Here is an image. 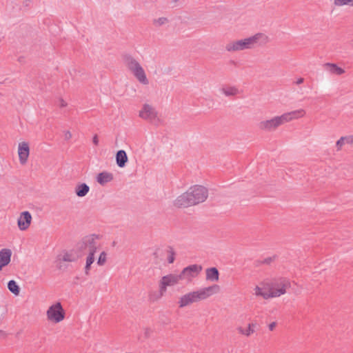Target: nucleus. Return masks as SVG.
<instances>
[{"label": "nucleus", "instance_id": "1", "mask_svg": "<svg viewBox=\"0 0 353 353\" xmlns=\"http://www.w3.org/2000/svg\"><path fill=\"white\" fill-rule=\"evenodd\" d=\"M208 196V190L206 188L195 185L179 196L174 201V205L179 208H187L204 202Z\"/></svg>", "mask_w": 353, "mask_h": 353}, {"label": "nucleus", "instance_id": "2", "mask_svg": "<svg viewBox=\"0 0 353 353\" xmlns=\"http://www.w3.org/2000/svg\"><path fill=\"white\" fill-rule=\"evenodd\" d=\"M268 41V36L263 33H257L252 37L228 43L225 46V50L228 52L241 51L251 49L255 46L265 45Z\"/></svg>", "mask_w": 353, "mask_h": 353}, {"label": "nucleus", "instance_id": "3", "mask_svg": "<svg viewBox=\"0 0 353 353\" xmlns=\"http://www.w3.org/2000/svg\"><path fill=\"white\" fill-rule=\"evenodd\" d=\"M220 290L218 285L200 288L196 291H192L183 295L178 302L179 307H186L192 303L205 300L217 293Z\"/></svg>", "mask_w": 353, "mask_h": 353}, {"label": "nucleus", "instance_id": "4", "mask_svg": "<svg viewBox=\"0 0 353 353\" xmlns=\"http://www.w3.org/2000/svg\"><path fill=\"white\" fill-rule=\"evenodd\" d=\"M305 112L303 109L294 110L292 112H286L281 116L274 117V118L261 121L259 127L261 130L267 131H273L279 126L289 122L293 119L303 117Z\"/></svg>", "mask_w": 353, "mask_h": 353}, {"label": "nucleus", "instance_id": "5", "mask_svg": "<svg viewBox=\"0 0 353 353\" xmlns=\"http://www.w3.org/2000/svg\"><path fill=\"white\" fill-rule=\"evenodd\" d=\"M123 61L128 70L134 74L137 79L143 85H148L149 81L143 68L140 63L131 55L126 54L123 57Z\"/></svg>", "mask_w": 353, "mask_h": 353}, {"label": "nucleus", "instance_id": "6", "mask_svg": "<svg viewBox=\"0 0 353 353\" xmlns=\"http://www.w3.org/2000/svg\"><path fill=\"white\" fill-rule=\"evenodd\" d=\"M266 285L270 294H277L276 296H273V297H279L286 293L287 289L290 288L291 284L288 279L279 277L267 282Z\"/></svg>", "mask_w": 353, "mask_h": 353}, {"label": "nucleus", "instance_id": "7", "mask_svg": "<svg viewBox=\"0 0 353 353\" xmlns=\"http://www.w3.org/2000/svg\"><path fill=\"white\" fill-rule=\"evenodd\" d=\"M99 236L90 234L84 236L78 244V248L81 251L88 250L89 252L95 253L99 245L97 242Z\"/></svg>", "mask_w": 353, "mask_h": 353}, {"label": "nucleus", "instance_id": "8", "mask_svg": "<svg viewBox=\"0 0 353 353\" xmlns=\"http://www.w3.org/2000/svg\"><path fill=\"white\" fill-rule=\"evenodd\" d=\"M47 317L49 320L59 323L63 320L65 312L60 302L51 305L47 310Z\"/></svg>", "mask_w": 353, "mask_h": 353}, {"label": "nucleus", "instance_id": "9", "mask_svg": "<svg viewBox=\"0 0 353 353\" xmlns=\"http://www.w3.org/2000/svg\"><path fill=\"white\" fill-rule=\"evenodd\" d=\"M139 117L154 124L159 121L157 112L154 108L148 104L143 105L142 110L139 112Z\"/></svg>", "mask_w": 353, "mask_h": 353}, {"label": "nucleus", "instance_id": "10", "mask_svg": "<svg viewBox=\"0 0 353 353\" xmlns=\"http://www.w3.org/2000/svg\"><path fill=\"white\" fill-rule=\"evenodd\" d=\"M201 270L202 267L201 265H190L185 268L179 274L182 279H190L196 276Z\"/></svg>", "mask_w": 353, "mask_h": 353}, {"label": "nucleus", "instance_id": "11", "mask_svg": "<svg viewBox=\"0 0 353 353\" xmlns=\"http://www.w3.org/2000/svg\"><path fill=\"white\" fill-rule=\"evenodd\" d=\"M32 221L31 214L28 211L23 212L17 221L18 227L21 230H26L28 228Z\"/></svg>", "mask_w": 353, "mask_h": 353}, {"label": "nucleus", "instance_id": "12", "mask_svg": "<svg viewBox=\"0 0 353 353\" xmlns=\"http://www.w3.org/2000/svg\"><path fill=\"white\" fill-rule=\"evenodd\" d=\"M18 154L20 163L25 164L27 162L30 154V148L28 143L22 142L19 144Z\"/></svg>", "mask_w": 353, "mask_h": 353}, {"label": "nucleus", "instance_id": "13", "mask_svg": "<svg viewBox=\"0 0 353 353\" xmlns=\"http://www.w3.org/2000/svg\"><path fill=\"white\" fill-rule=\"evenodd\" d=\"M78 259V256L73 250L64 251L63 254L58 255L57 261L64 262H74Z\"/></svg>", "mask_w": 353, "mask_h": 353}, {"label": "nucleus", "instance_id": "14", "mask_svg": "<svg viewBox=\"0 0 353 353\" xmlns=\"http://www.w3.org/2000/svg\"><path fill=\"white\" fill-rule=\"evenodd\" d=\"M181 277L180 274H168L164 276L161 279V281L163 282L168 287L173 286L179 283L180 280H181Z\"/></svg>", "mask_w": 353, "mask_h": 353}, {"label": "nucleus", "instance_id": "15", "mask_svg": "<svg viewBox=\"0 0 353 353\" xmlns=\"http://www.w3.org/2000/svg\"><path fill=\"white\" fill-rule=\"evenodd\" d=\"M12 252L9 249H2L0 251V268L7 265L10 261Z\"/></svg>", "mask_w": 353, "mask_h": 353}, {"label": "nucleus", "instance_id": "16", "mask_svg": "<svg viewBox=\"0 0 353 353\" xmlns=\"http://www.w3.org/2000/svg\"><path fill=\"white\" fill-rule=\"evenodd\" d=\"M128 160V155L125 150H120L117 151L116 154V163L119 168L125 167Z\"/></svg>", "mask_w": 353, "mask_h": 353}, {"label": "nucleus", "instance_id": "17", "mask_svg": "<svg viewBox=\"0 0 353 353\" xmlns=\"http://www.w3.org/2000/svg\"><path fill=\"white\" fill-rule=\"evenodd\" d=\"M323 68L327 70L330 73L336 75H341L345 73L344 69L339 67L335 63H326L323 65Z\"/></svg>", "mask_w": 353, "mask_h": 353}, {"label": "nucleus", "instance_id": "18", "mask_svg": "<svg viewBox=\"0 0 353 353\" xmlns=\"http://www.w3.org/2000/svg\"><path fill=\"white\" fill-rule=\"evenodd\" d=\"M113 174L108 172H102L98 174L97 181L101 185H104L113 180Z\"/></svg>", "mask_w": 353, "mask_h": 353}, {"label": "nucleus", "instance_id": "19", "mask_svg": "<svg viewBox=\"0 0 353 353\" xmlns=\"http://www.w3.org/2000/svg\"><path fill=\"white\" fill-rule=\"evenodd\" d=\"M206 280L210 281H217L219 278V272L216 268H210L206 269Z\"/></svg>", "mask_w": 353, "mask_h": 353}, {"label": "nucleus", "instance_id": "20", "mask_svg": "<svg viewBox=\"0 0 353 353\" xmlns=\"http://www.w3.org/2000/svg\"><path fill=\"white\" fill-rule=\"evenodd\" d=\"M90 191V187L85 183L78 184L75 187V194L79 197L85 196Z\"/></svg>", "mask_w": 353, "mask_h": 353}, {"label": "nucleus", "instance_id": "21", "mask_svg": "<svg viewBox=\"0 0 353 353\" xmlns=\"http://www.w3.org/2000/svg\"><path fill=\"white\" fill-rule=\"evenodd\" d=\"M220 90L226 97H234L239 93V89L234 86H223Z\"/></svg>", "mask_w": 353, "mask_h": 353}, {"label": "nucleus", "instance_id": "22", "mask_svg": "<svg viewBox=\"0 0 353 353\" xmlns=\"http://www.w3.org/2000/svg\"><path fill=\"white\" fill-rule=\"evenodd\" d=\"M254 294L256 296H262L265 299H268L270 298H273V296H276L277 294L274 293V294H270V292H263L262 290V288H261L259 286H256L254 288Z\"/></svg>", "mask_w": 353, "mask_h": 353}, {"label": "nucleus", "instance_id": "23", "mask_svg": "<svg viewBox=\"0 0 353 353\" xmlns=\"http://www.w3.org/2000/svg\"><path fill=\"white\" fill-rule=\"evenodd\" d=\"M8 290L14 295H19L20 292V288L17 283V282L14 280H10L8 283Z\"/></svg>", "mask_w": 353, "mask_h": 353}, {"label": "nucleus", "instance_id": "24", "mask_svg": "<svg viewBox=\"0 0 353 353\" xmlns=\"http://www.w3.org/2000/svg\"><path fill=\"white\" fill-rule=\"evenodd\" d=\"M94 254L95 253L89 252L88 256L86 258V263H85V273L87 275L89 274L90 266L94 261Z\"/></svg>", "mask_w": 353, "mask_h": 353}, {"label": "nucleus", "instance_id": "25", "mask_svg": "<svg viewBox=\"0 0 353 353\" xmlns=\"http://www.w3.org/2000/svg\"><path fill=\"white\" fill-rule=\"evenodd\" d=\"M334 3L336 6H342L345 5L353 6V0H334Z\"/></svg>", "mask_w": 353, "mask_h": 353}, {"label": "nucleus", "instance_id": "26", "mask_svg": "<svg viewBox=\"0 0 353 353\" xmlns=\"http://www.w3.org/2000/svg\"><path fill=\"white\" fill-rule=\"evenodd\" d=\"M168 21V19L166 17H160L157 19L153 20V24L157 26H161L164 25Z\"/></svg>", "mask_w": 353, "mask_h": 353}, {"label": "nucleus", "instance_id": "27", "mask_svg": "<svg viewBox=\"0 0 353 353\" xmlns=\"http://www.w3.org/2000/svg\"><path fill=\"white\" fill-rule=\"evenodd\" d=\"M256 327V323H252L248 325V327L246 330L245 336H249L252 334H253L255 332V327Z\"/></svg>", "mask_w": 353, "mask_h": 353}, {"label": "nucleus", "instance_id": "28", "mask_svg": "<svg viewBox=\"0 0 353 353\" xmlns=\"http://www.w3.org/2000/svg\"><path fill=\"white\" fill-rule=\"evenodd\" d=\"M106 256H107V254H106L105 252H102L100 254L99 257L97 261V264L99 265H103L105 263Z\"/></svg>", "mask_w": 353, "mask_h": 353}, {"label": "nucleus", "instance_id": "29", "mask_svg": "<svg viewBox=\"0 0 353 353\" xmlns=\"http://www.w3.org/2000/svg\"><path fill=\"white\" fill-rule=\"evenodd\" d=\"M168 252H169V256H168V261L169 263H172L174 261L175 252L172 248H170V250Z\"/></svg>", "mask_w": 353, "mask_h": 353}, {"label": "nucleus", "instance_id": "30", "mask_svg": "<svg viewBox=\"0 0 353 353\" xmlns=\"http://www.w3.org/2000/svg\"><path fill=\"white\" fill-rule=\"evenodd\" d=\"M167 287L168 286L163 282H162L161 281H160L159 292L161 296H163L164 293L166 292Z\"/></svg>", "mask_w": 353, "mask_h": 353}, {"label": "nucleus", "instance_id": "31", "mask_svg": "<svg viewBox=\"0 0 353 353\" xmlns=\"http://www.w3.org/2000/svg\"><path fill=\"white\" fill-rule=\"evenodd\" d=\"M345 143V137H341L337 141H336V146L338 148V150H339L341 147L344 145Z\"/></svg>", "mask_w": 353, "mask_h": 353}, {"label": "nucleus", "instance_id": "32", "mask_svg": "<svg viewBox=\"0 0 353 353\" xmlns=\"http://www.w3.org/2000/svg\"><path fill=\"white\" fill-rule=\"evenodd\" d=\"M345 137V142L349 144L353 143V137L349 136V137Z\"/></svg>", "mask_w": 353, "mask_h": 353}, {"label": "nucleus", "instance_id": "33", "mask_svg": "<svg viewBox=\"0 0 353 353\" xmlns=\"http://www.w3.org/2000/svg\"><path fill=\"white\" fill-rule=\"evenodd\" d=\"M64 137L65 140H69L72 137V134L70 131H65L64 133Z\"/></svg>", "mask_w": 353, "mask_h": 353}, {"label": "nucleus", "instance_id": "34", "mask_svg": "<svg viewBox=\"0 0 353 353\" xmlns=\"http://www.w3.org/2000/svg\"><path fill=\"white\" fill-rule=\"evenodd\" d=\"M92 142L95 145H97L99 144V139H98V137L97 134H95L94 137H93V139H92Z\"/></svg>", "mask_w": 353, "mask_h": 353}, {"label": "nucleus", "instance_id": "35", "mask_svg": "<svg viewBox=\"0 0 353 353\" xmlns=\"http://www.w3.org/2000/svg\"><path fill=\"white\" fill-rule=\"evenodd\" d=\"M272 261V258L271 257H268L266 259H265L263 261V263H265V264H270Z\"/></svg>", "mask_w": 353, "mask_h": 353}, {"label": "nucleus", "instance_id": "36", "mask_svg": "<svg viewBox=\"0 0 353 353\" xmlns=\"http://www.w3.org/2000/svg\"><path fill=\"white\" fill-rule=\"evenodd\" d=\"M237 330L239 331V333H241V334H243V335H245V333H246V330L245 329H243V327H239L237 328Z\"/></svg>", "mask_w": 353, "mask_h": 353}, {"label": "nucleus", "instance_id": "37", "mask_svg": "<svg viewBox=\"0 0 353 353\" xmlns=\"http://www.w3.org/2000/svg\"><path fill=\"white\" fill-rule=\"evenodd\" d=\"M275 326H276V323H275V322H272V323H271L269 325V329H270V330H271V331H272V330H274V328L275 327Z\"/></svg>", "mask_w": 353, "mask_h": 353}, {"label": "nucleus", "instance_id": "38", "mask_svg": "<svg viewBox=\"0 0 353 353\" xmlns=\"http://www.w3.org/2000/svg\"><path fill=\"white\" fill-rule=\"evenodd\" d=\"M179 1V0H171V2L170 3L172 4V7L174 8V7H176L177 5V2Z\"/></svg>", "mask_w": 353, "mask_h": 353}, {"label": "nucleus", "instance_id": "39", "mask_svg": "<svg viewBox=\"0 0 353 353\" xmlns=\"http://www.w3.org/2000/svg\"><path fill=\"white\" fill-rule=\"evenodd\" d=\"M303 81H304V79H303V78H299V79H297V81H296V83L297 85H299V84H301V83H303Z\"/></svg>", "mask_w": 353, "mask_h": 353}, {"label": "nucleus", "instance_id": "40", "mask_svg": "<svg viewBox=\"0 0 353 353\" xmlns=\"http://www.w3.org/2000/svg\"><path fill=\"white\" fill-rule=\"evenodd\" d=\"M60 105L61 107H65L66 106V103L63 99H61Z\"/></svg>", "mask_w": 353, "mask_h": 353}, {"label": "nucleus", "instance_id": "41", "mask_svg": "<svg viewBox=\"0 0 353 353\" xmlns=\"http://www.w3.org/2000/svg\"><path fill=\"white\" fill-rule=\"evenodd\" d=\"M6 336V333L3 330H0V339Z\"/></svg>", "mask_w": 353, "mask_h": 353}, {"label": "nucleus", "instance_id": "42", "mask_svg": "<svg viewBox=\"0 0 353 353\" xmlns=\"http://www.w3.org/2000/svg\"><path fill=\"white\" fill-rule=\"evenodd\" d=\"M58 268L61 269L62 268L61 265H59Z\"/></svg>", "mask_w": 353, "mask_h": 353}]
</instances>
